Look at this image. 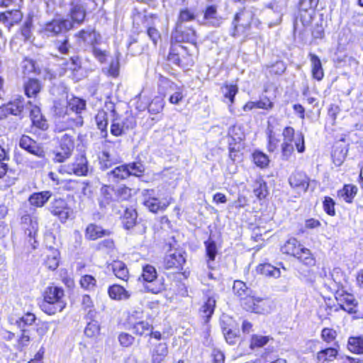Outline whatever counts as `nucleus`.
Returning a JSON list of instances; mask_svg holds the SVG:
<instances>
[{
  "label": "nucleus",
  "instance_id": "1",
  "mask_svg": "<svg viewBox=\"0 0 363 363\" xmlns=\"http://www.w3.org/2000/svg\"><path fill=\"white\" fill-rule=\"evenodd\" d=\"M232 293L239 306L246 313L264 315L272 309V301L268 297L258 295L242 280L233 281Z\"/></svg>",
  "mask_w": 363,
  "mask_h": 363
},
{
  "label": "nucleus",
  "instance_id": "2",
  "mask_svg": "<svg viewBox=\"0 0 363 363\" xmlns=\"http://www.w3.org/2000/svg\"><path fill=\"white\" fill-rule=\"evenodd\" d=\"M86 109V101L79 96H72L67 101L66 105L57 104L54 106V112L58 118H65L64 122L55 123L54 131L61 133L74 127H82L84 118L82 116Z\"/></svg>",
  "mask_w": 363,
  "mask_h": 363
},
{
  "label": "nucleus",
  "instance_id": "3",
  "mask_svg": "<svg viewBox=\"0 0 363 363\" xmlns=\"http://www.w3.org/2000/svg\"><path fill=\"white\" fill-rule=\"evenodd\" d=\"M186 262L185 251L179 249L166 255L162 260V268L167 271V277L176 282L179 286L177 294L182 297L188 296L187 287L179 281L182 278L187 279L189 277V271L184 269Z\"/></svg>",
  "mask_w": 363,
  "mask_h": 363
},
{
  "label": "nucleus",
  "instance_id": "4",
  "mask_svg": "<svg viewBox=\"0 0 363 363\" xmlns=\"http://www.w3.org/2000/svg\"><path fill=\"white\" fill-rule=\"evenodd\" d=\"M262 23L257 18L255 11L243 6L235 13L230 30V35L233 38L243 37L248 38L252 34H257L256 30L261 29Z\"/></svg>",
  "mask_w": 363,
  "mask_h": 363
},
{
  "label": "nucleus",
  "instance_id": "5",
  "mask_svg": "<svg viewBox=\"0 0 363 363\" xmlns=\"http://www.w3.org/2000/svg\"><path fill=\"white\" fill-rule=\"evenodd\" d=\"M67 306L65 290L53 284L45 288L42 292L40 310L48 315L61 313Z\"/></svg>",
  "mask_w": 363,
  "mask_h": 363
},
{
  "label": "nucleus",
  "instance_id": "6",
  "mask_svg": "<svg viewBox=\"0 0 363 363\" xmlns=\"http://www.w3.org/2000/svg\"><path fill=\"white\" fill-rule=\"evenodd\" d=\"M140 312L133 311L128 312L125 319V323L128 325L133 333L139 337H147L148 345L152 346L155 340L160 341L162 339V334L160 330H155L154 326L146 320H140Z\"/></svg>",
  "mask_w": 363,
  "mask_h": 363
},
{
  "label": "nucleus",
  "instance_id": "7",
  "mask_svg": "<svg viewBox=\"0 0 363 363\" xmlns=\"http://www.w3.org/2000/svg\"><path fill=\"white\" fill-rule=\"evenodd\" d=\"M281 136L283 141L280 147L281 157L284 160H289L294 155L295 149L298 153L305 152V137L303 133L298 132L296 134L294 128L287 125L283 128Z\"/></svg>",
  "mask_w": 363,
  "mask_h": 363
},
{
  "label": "nucleus",
  "instance_id": "8",
  "mask_svg": "<svg viewBox=\"0 0 363 363\" xmlns=\"http://www.w3.org/2000/svg\"><path fill=\"white\" fill-rule=\"evenodd\" d=\"M166 60L182 69H189L194 65V55L185 45L169 42V48Z\"/></svg>",
  "mask_w": 363,
  "mask_h": 363
},
{
  "label": "nucleus",
  "instance_id": "9",
  "mask_svg": "<svg viewBox=\"0 0 363 363\" xmlns=\"http://www.w3.org/2000/svg\"><path fill=\"white\" fill-rule=\"evenodd\" d=\"M105 106L110 111L114 118L112 119L110 132L112 135L119 137L136 126V120L132 115H129L122 120L118 118L116 109V104L111 101H106Z\"/></svg>",
  "mask_w": 363,
  "mask_h": 363
},
{
  "label": "nucleus",
  "instance_id": "10",
  "mask_svg": "<svg viewBox=\"0 0 363 363\" xmlns=\"http://www.w3.org/2000/svg\"><path fill=\"white\" fill-rule=\"evenodd\" d=\"M198 38L196 29L191 25L175 23L170 35L169 42L175 43H189L198 48Z\"/></svg>",
  "mask_w": 363,
  "mask_h": 363
},
{
  "label": "nucleus",
  "instance_id": "11",
  "mask_svg": "<svg viewBox=\"0 0 363 363\" xmlns=\"http://www.w3.org/2000/svg\"><path fill=\"white\" fill-rule=\"evenodd\" d=\"M143 205L152 213L165 211L173 202L169 196L157 197L154 189H146L142 192Z\"/></svg>",
  "mask_w": 363,
  "mask_h": 363
},
{
  "label": "nucleus",
  "instance_id": "12",
  "mask_svg": "<svg viewBox=\"0 0 363 363\" xmlns=\"http://www.w3.org/2000/svg\"><path fill=\"white\" fill-rule=\"evenodd\" d=\"M87 0H70L67 16L68 21L74 29L85 23L89 13Z\"/></svg>",
  "mask_w": 363,
  "mask_h": 363
},
{
  "label": "nucleus",
  "instance_id": "13",
  "mask_svg": "<svg viewBox=\"0 0 363 363\" xmlns=\"http://www.w3.org/2000/svg\"><path fill=\"white\" fill-rule=\"evenodd\" d=\"M72 30L68 19L60 15L45 22L43 27V32L50 37H57Z\"/></svg>",
  "mask_w": 363,
  "mask_h": 363
},
{
  "label": "nucleus",
  "instance_id": "14",
  "mask_svg": "<svg viewBox=\"0 0 363 363\" xmlns=\"http://www.w3.org/2000/svg\"><path fill=\"white\" fill-rule=\"evenodd\" d=\"M74 147V136L68 133L64 134L58 142L60 151L54 152V162L62 163L68 160L71 157Z\"/></svg>",
  "mask_w": 363,
  "mask_h": 363
},
{
  "label": "nucleus",
  "instance_id": "15",
  "mask_svg": "<svg viewBox=\"0 0 363 363\" xmlns=\"http://www.w3.org/2000/svg\"><path fill=\"white\" fill-rule=\"evenodd\" d=\"M50 213L56 217L62 223H66L73 213L68 202L63 198H55L50 203Z\"/></svg>",
  "mask_w": 363,
  "mask_h": 363
},
{
  "label": "nucleus",
  "instance_id": "16",
  "mask_svg": "<svg viewBox=\"0 0 363 363\" xmlns=\"http://www.w3.org/2000/svg\"><path fill=\"white\" fill-rule=\"evenodd\" d=\"M74 38L79 45L92 48L101 43V35L95 28H85L79 30L74 34Z\"/></svg>",
  "mask_w": 363,
  "mask_h": 363
},
{
  "label": "nucleus",
  "instance_id": "17",
  "mask_svg": "<svg viewBox=\"0 0 363 363\" xmlns=\"http://www.w3.org/2000/svg\"><path fill=\"white\" fill-rule=\"evenodd\" d=\"M82 69V59L79 55L70 57L65 60L60 69V75L69 74V77L74 81L79 79V72Z\"/></svg>",
  "mask_w": 363,
  "mask_h": 363
},
{
  "label": "nucleus",
  "instance_id": "18",
  "mask_svg": "<svg viewBox=\"0 0 363 363\" xmlns=\"http://www.w3.org/2000/svg\"><path fill=\"white\" fill-rule=\"evenodd\" d=\"M67 174H74L78 177H85L89 172L88 160L83 152L77 154L74 160L67 164Z\"/></svg>",
  "mask_w": 363,
  "mask_h": 363
},
{
  "label": "nucleus",
  "instance_id": "19",
  "mask_svg": "<svg viewBox=\"0 0 363 363\" xmlns=\"http://www.w3.org/2000/svg\"><path fill=\"white\" fill-rule=\"evenodd\" d=\"M19 147L38 158L45 159L46 152L43 146L27 135H22L19 139Z\"/></svg>",
  "mask_w": 363,
  "mask_h": 363
},
{
  "label": "nucleus",
  "instance_id": "20",
  "mask_svg": "<svg viewBox=\"0 0 363 363\" xmlns=\"http://www.w3.org/2000/svg\"><path fill=\"white\" fill-rule=\"evenodd\" d=\"M19 225L21 230L30 240L35 239L38 231V220L36 216L26 213L21 216Z\"/></svg>",
  "mask_w": 363,
  "mask_h": 363
},
{
  "label": "nucleus",
  "instance_id": "21",
  "mask_svg": "<svg viewBox=\"0 0 363 363\" xmlns=\"http://www.w3.org/2000/svg\"><path fill=\"white\" fill-rule=\"evenodd\" d=\"M157 18H158V16L155 13L144 15L140 18L142 26L146 29L147 36L155 45H157L158 41L161 39V33L155 23V20Z\"/></svg>",
  "mask_w": 363,
  "mask_h": 363
},
{
  "label": "nucleus",
  "instance_id": "22",
  "mask_svg": "<svg viewBox=\"0 0 363 363\" xmlns=\"http://www.w3.org/2000/svg\"><path fill=\"white\" fill-rule=\"evenodd\" d=\"M336 299L340 303V308L350 314H355L358 311L357 302L353 294L343 290H337Z\"/></svg>",
  "mask_w": 363,
  "mask_h": 363
},
{
  "label": "nucleus",
  "instance_id": "23",
  "mask_svg": "<svg viewBox=\"0 0 363 363\" xmlns=\"http://www.w3.org/2000/svg\"><path fill=\"white\" fill-rule=\"evenodd\" d=\"M48 176V178L53 182L54 184H62V186L61 189L62 191H69L72 194H77L79 191V189L81 188L82 184H84L80 180L77 179H69L61 181L58 175L53 172H50ZM84 184H86V186L89 184L88 182Z\"/></svg>",
  "mask_w": 363,
  "mask_h": 363
},
{
  "label": "nucleus",
  "instance_id": "24",
  "mask_svg": "<svg viewBox=\"0 0 363 363\" xmlns=\"http://www.w3.org/2000/svg\"><path fill=\"white\" fill-rule=\"evenodd\" d=\"M168 354V346L166 342H160L156 344L151 351V362L150 363H162ZM124 363H138L137 358L128 357Z\"/></svg>",
  "mask_w": 363,
  "mask_h": 363
},
{
  "label": "nucleus",
  "instance_id": "25",
  "mask_svg": "<svg viewBox=\"0 0 363 363\" xmlns=\"http://www.w3.org/2000/svg\"><path fill=\"white\" fill-rule=\"evenodd\" d=\"M348 152V145L345 143V139L341 138L335 141L332 146L331 158L334 164L340 166L345 161Z\"/></svg>",
  "mask_w": 363,
  "mask_h": 363
},
{
  "label": "nucleus",
  "instance_id": "26",
  "mask_svg": "<svg viewBox=\"0 0 363 363\" xmlns=\"http://www.w3.org/2000/svg\"><path fill=\"white\" fill-rule=\"evenodd\" d=\"M31 121V128L37 130L46 131L49 128V124L45 117L42 114L39 106L33 105L29 113Z\"/></svg>",
  "mask_w": 363,
  "mask_h": 363
},
{
  "label": "nucleus",
  "instance_id": "27",
  "mask_svg": "<svg viewBox=\"0 0 363 363\" xmlns=\"http://www.w3.org/2000/svg\"><path fill=\"white\" fill-rule=\"evenodd\" d=\"M339 342L333 347H328L320 350L315 356L316 363H330L335 361L339 354Z\"/></svg>",
  "mask_w": 363,
  "mask_h": 363
},
{
  "label": "nucleus",
  "instance_id": "28",
  "mask_svg": "<svg viewBox=\"0 0 363 363\" xmlns=\"http://www.w3.org/2000/svg\"><path fill=\"white\" fill-rule=\"evenodd\" d=\"M289 182L291 188L298 191L306 192L309 187L310 179L306 173L296 171L291 174Z\"/></svg>",
  "mask_w": 363,
  "mask_h": 363
},
{
  "label": "nucleus",
  "instance_id": "29",
  "mask_svg": "<svg viewBox=\"0 0 363 363\" xmlns=\"http://www.w3.org/2000/svg\"><path fill=\"white\" fill-rule=\"evenodd\" d=\"M303 245L298 238L290 237L281 245L280 251L283 255L295 259Z\"/></svg>",
  "mask_w": 363,
  "mask_h": 363
},
{
  "label": "nucleus",
  "instance_id": "30",
  "mask_svg": "<svg viewBox=\"0 0 363 363\" xmlns=\"http://www.w3.org/2000/svg\"><path fill=\"white\" fill-rule=\"evenodd\" d=\"M118 279L128 282L130 274L127 264L122 260L113 259L108 266Z\"/></svg>",
  "mask_w": 363,
  "mask_h": 363
},
{
  "label": "nucleus",
  "instance_id": "31",
  "mask_svg": "<svg viewBox=\"0 0 363 363\" xmlns=\"http://www.w3.org/2000/svg\"><path fill=\"white\" fill-rule=\"evenodd\" d=\"M216 301L213 296H207L205 298L203 303L198 311L199 318L204 323H208L216 308Z\"/></svg>",
  "mask_w": 363,
  "mask_h": 363
},
{
  "label": "nucleus",
  "instance_id": "32",
  "mask_svg": "<svg viewBox=\"0 0 363 363\" xmlns=\"http://www.w3.org/2000/svg\"><path fill=\"white\" fill-rule=\"evenodd\" d=\"M23 17L19 9L0 12V22L9 28L20 23Z\"/></svg>",
  "mask_w": 363,
  "mask_h": 363
},
{
  "label": "nucleus",
  "instance_id": "33",
  "mask_svg": "<svg viewBox=\"0 0 363 363\" xmlns=\"http://www.w3.org/2000/svg\"><path fill=\"white\" fill-rule=\"evenodd\" d=\"M43 89V83L37 78L30 77L23 83L24 94L28 98L36 99Z\"/></svg>",
  "mask_w": 363,
  "mask_h": 363
},
{
  "label": "nucleus",
  "instance_id": "34",
  "mask_svg": "<svg viewBox=\"0 0 363 363\" xmlns=\"http://www.w3.org/2000/svg\"><path fill=\"white\" fill-rule=\"evenodd\" d=\"M107 294L111 300L118 301L128 300L131 296V293L125 287L116 283L108 286Z\"/></svg>",
  "mask_w": 363,
  "mask_h": 363
},
{
  "label": "nucleus",
  "instance_id": "35",
  "mask_svg": "<svg viewBox=\"0 0 363 363\" xmlns=\"http://www.w3.org/2000/svg\"><path fill=\"white\" fill-rule=\"evenodd\" d=\"M138 212L133 206L126 207L120 220L123 228L126 230L133 229L138 223Z\"/></svg>",
  "mask_w": 363,
  "mask_h": 363
},
{
  "label": "nucleus",
  "instance_id": "36",
  "mask_svg": "<svg viewBox=\"0 0 363 363\" xmlns=\"http://www.w3.org/2000/svg\"><path fill=\"white\" fill-rule=\"evenodd\" d=\"M358 188L352 184H345L342 187L337 191V197L345 203L351 204L354 202L357 195Z\"/></svg>",
  "mask_w": 363,
  "mask_h": 363
},
{
  "label": "nucleus",
  "instance_id": "37",
  "mask_svg": "<svg viewBox=\"0 0 363 363\" xmlns=\"http://www.w3.org/2000/svg\"><path fill=\"white\" fill-rule=\"evenodd\" d=\"M255 272L257 274L267 278L277 279L281 276L279 267H275L268 262L259 263L255 267Z\"/></svg>",
  "mask_w": 363,
  "mask_h": 363
},
{
  "label": "nucleus",
  "instance_id": "38",
  "mask_svg": "<svg viewBox=\"0 0 363 363\" xmlns=\"http://www.w3.org/2000/svg\"><path fill=\"white\" fill-rule=\"evenodd\" d=\"M43 264L49 270L54 271L58 267L60 257L58 250L50 247L43 252Z\"/></svg>",
  "mask_w": 363,
  "mask_h": 363
},
{
  "label": "nucleus",
  "instance_id": "39",
  "mask_svg": "<svg viewBox=\"0 0 363 363\" xmlns=\"http://www.w3.org/2000/svg\"><path fill=\"white\" fill-rule=\"evenodd\" d=\"M110 234L111 232L108 230H105L95 223L87 225L84 230L85 239L89 241L96 240Z\"/></svg>",
  "mask_w": 363,
  "mask_h": 363
},
{
  "label": "nucleus",
  "instance_id": "40",
  "mask_svg": "<svg viewBox=\"0 0 363 363\" xmlns=\"http://www.w3.org/2000/svg\"><path fill=\"white\" fill-rule=\"evenodd\" d=\"M308 57L311 63V77L318 81H321L325 76L324 69L320 57L314 53L310 52Z\"/></svg>",
  "mask_w": 363,
  "mask_h": 363
},
{
  "label": "nucleus",
  "instance_id": "41",
  "mask_svg": "<svg viewBox=\"0 0 363 363\" xmlns=\"http://www.w3.org/2000/svg\"><path fill=\"white\" fill-rule=\"evenodd\" d=\"M51 196L52 192L48 190L34 192L29 196L28 201L33 207L42 208L48 203Z\"/></svg>",
  "mask_w": 363,
  "mask_h": 363
},
{
  "label": "nucleus",
  "instance_id": "42",
  "mask_svg": "<svg viewBox=\"0 0 363 363\" xmlns=\"http://www.w3.org/2000/svg\"><path fill=\"white\" fill-rule=\"evenodd\" d=\"M295 259L298 260L302 265L306 267L309 269L316 265V258L315 254L309 248L305 247L304 245Z\"/></svg>",
  "mask_w": 363,
  "mask_h": 363
},
{
  "label": "nucleus",
  "instance_id": "43",
  "mask_svg": "<svg viewBox=\"0 0 363 363\" xmlns=\"http://www.w3.org/2000/svg\"><path fill=\"white\" fill-rule=\"evenodd\" d=\"M218 6L216 4H209L205 6L203 13V20L206 24L216 26L218 24L220 17L218 11Z\"/></svg>",
  "mask_w": 363,
  "mask_h": 363
},
{
  "label": "nucleus",
  "instance_id": "44",
  "mask_svg": "<svg viewBox=\"0 0 363 363\" xmlns=\"http://www.w3.org/2000/svg\"><path fill=\"white\" fill-rule=\"evenodd\" d=\"M347 350L352 354H363V335H352L347 339Z\"/></svg>",
  "mask_w": 363,
  "mask_h": 363
},
{
  "label": "nucleus",
  "instance_id": "45",
  "mask_svg": "<svg viewBox=\"0 0 363 363\" xmlns=\"http://www.w3.org/2000/svg\"><path fill=\"white\" fill-rule=\"evenodd\" d=\"M95 121L97 128L100 130L101 135L103 138H106L108 136V117L107 112L101 108L97 111L95 116Z\"/></svg>",
  "mask_w": 363,
  "mask_h": 363
},
{
  "label": "nucleus",
  "instance_id": "46",
  "mask_svg": "<svg viewBox=\"0 0 363 363\" xmlns=\"http://www.w3.org/2000/svg\"><path fill=\"white\" fill-rule=\"evenodd\" d=\"M197 18V13L195 9L188 6L181 8L177 13V23H184L196 21Z\"/></svg>",
  "mask_w": 363,
  "mask_h": 363
},
{
  "label": "nucleus",
  "instance_id": "47",
  "mask_svg": "<svg viewBox=\"0 0 363 363\" xmlns=\"http://www.w3.org/2000/svg\"><path fill=\"white\" fill-rule=\"evenodd\" d=\"M157 269L153 265L145 264L142 266V272L139 280L143 284L152 283L157 279Z\"/></svg>",
  "mask_w": 363,
  "mask_h": 363
},
{
  "label": "nucleus",
  "instance_id": "48",
  "mask_svg": "<svg viewBox=\"0 0 363 363\" xmlns=\"http://www.w3.org/2000/svg\"><path fill=\"white\" fill-rule=\"evenodd\" d=\"M252 163L259 169H267L269 166V156L260 150H255L251 154Z\"/></svg>",
  "mask_w": 363,
  "mask_h": 363
},
{
  "label": "nucleus",
  "instance_id": "49",
  "mask_svg": "<svg viewBox=\"0 0 363 363\" xmlns=\"http://www.w3.org/2000/svg\"><path fill=\"white\" fill-rule=\"evenodd\" d=\"M80 287L86 291H94L98 286L97 280L91 274H83L79 280Z\"/></svg>",
  "mask_w": 363,
  "mask_h": 363
},
{
  "label": "nucleus",
  "instance_id": "50",
  "mask_svg": "<svg viewBox=\"0 0 363 363\" xmlns=\"http://www.w3.org/2000/svg\"><path fill=\"white\" fill-rule=\"evenodd\" d=\"M253 193L259 200L266 199L269 194L267 182L262 178L255 181Z\"/></svg>",
  "mask_w": 363,
  "mask_h": 363
},
{
  "label": "nucleus",
  "instance_id": "51",
  "mask_svg": "<svg viewBox=\"0 0 363 363\" xmlns=\"http://www.w3.org/2000/svg\"><path fill=\"white\" fill-rule=\"evenodd\" d=\"M164 105V95L155 96L148 104V112L151 114L160 113L163 111Z\"/></svg>",
  "mask_w": 363,
  "mask_h": 363
},
{
  "label": "nucleus",
  "instance_id": "52",
  "mask_svg": "<svg viewBox=\"0 0 363 363\" xmlns=\"http://www.w3.org/2000/svg\"><path fill=\"white\" fill-rule=\"evenodd\" d=\"M133 195V189L125 184L121 185L115 190V196L118 201H130Z\"/></svg>",
  "mask_w": 363,
  "mask_h": 363
},
{
  "label": "nucleus",
  "instance_id": "53",
  "mask_svg": "<svg viewBox=\"0 0 363 363\" xmlns=\"http://www.w3.org/2000/svg\"><path fill=\"white\" fill-rule=\"evenodd\" d=\"M110 174L112 175L116 182L125 180L130 177V173L126 164L116 167L110 172Z\"/></svg>",
  "mask_w": 363,
  "mask_h": 363
},
{
  "label": "nucleus",
  "instance_id": "54",
  "mask_svg": "<svg viewBox=\"0 0 363 363\" xmlns=\"http://www.w3.org/2000/svg\"><path fill=\"white\" fill-rule=\"evenodd\" d=\"M279 139L277 138L274 130L268 125L267 130V150L269 153L277 151L279 145Z\"/></svg>",
  "mask_w": 363,
  "mask_h": 363
},
{
  "label": "nucleus",
  "instance_id": "55",
  "mask_svg": "<svg viewBox=\"0 0 363 363\" xmlns=\"http://www.w3.org/2000/svg\"><path fill=\"white\" fill-rule=\"evenodd\" d=\"M170 88L172 89L174 92L169 96L168 101L171 104L177 105L184 99V89L174 82H171Z\"/></svg>",
  "mask_w": 363,
  "mask_h": 363
},
{
  "label": "nucleus",
  "instance_id": "56",
  "mask_svg": "<svg viewBox=\"0 0 363 363\" xmlns=\"http://www.w3.org/2000/svg\"><path fill=\"white\" fill-rule=\"evenodd\" d=\"M101 327L96 320H91L84 328V335L90 339H96L100 335Z\"/></svg>",
  "mask_w": 363,
  "mask_h": 363
},
{
  "label": "nucleus",
  "instance_id": "57",
  "mask_svg": "<svg viewBox=\"0 0 363 363\" xmlns=\"http://www.w3.org/2000/svg\"><path fill=\"white\" fill-rule=\"evenodd\" d=\"M337 332L333 328L325 327L321 330L320 338L325 344H335L337 341Z\"/></svg>",
  "mask_w": 363,
  "mask_h": 363
},
{
  "label": "nucleus",
  "instance_id": "58",
  "mask_svg": "<svg viewBox=\"0 0 363 363\" xmlns=\"http://www.w3.org/2000/svg\"><path fill=\"white\" fill-rule=\"evenodd\" d=\"M130 176L135 177H143L145 175V167L140 160L130 163H126Z\"/></svg>",
  "mask_w": 363,
  "mask_h": 363
},
{
  "label": "nucleus",
  "instance_id": "59",
  "mask_svg": "<svg viewBox=\"0 0 363 363\" xmlns=\"http://www.w3.org/2000/svg\"><path fill=\"white\" fill-rule=\"evenodd\" d=\"M206 256L207 257V262H213L216 259L218 254V249L216 241L212 238H208L204 242Z\"/></svg>",
  "mask_w": 363,
  "mask_h": 363
},
{
  "label": "nucleus",
  "instance_id": "60",
  "mask_svg": "<svg viewBox=\"0 0 363 363\" xmlns=\"http://www.w3.org/2000/svg\"><path fill=\"white\" fill-rule=\"evenodd\" d=\"M81 306L82 310L87 311V316L89 318H91L96 313L94 301L89 294L82 295L81 299Z\"/></svg>",
  "mask_w": 363,
  "mask_h": 363
},
{
  "label": "nucleus",
  "instance_id": "61",
  "mask_svg": "<svg viewBox=\"0 0 363 363\" xmlns=\"http://www.w3.org/2000/svg\"><path fill=\"white\" fill-rule=\"evenodd\" d=\"M54 45L56 50L60 55H67L72 48V45L69 42V38L68 35H65L61 40H55L54 42Z\"/></svg>",
  "mask_w": 363,
  "mask_h": 363
},
{
  "label": "nucleus",
  "instance_id": "62",
  "mask_svg": "<svg viewBox=\"0 0 363 363\" xmlns=\"http://www.w3.org/2000/svg\"><path fill=\"white\" fill-rule=\"evenodd\" d=\"M36 320V316L30 312L25 313L16 322V325L21 329H25L26 326L32 325Z\"/></svg>",
  "mask_w": 363,
  "mask_h": 363
},
{
  "label": "nucleus",
  "instance_id": "63",
  "mask_svg": "<svg viewBox=\"0 0 363 363\" xmlns=\"http://www.w3.org/2000/svg\"><path fill=\"white\" fill-rule=\"evenodd\" d=\"M323 209L324 212L329 216L333 217L336 215L335 201L329 196H325L323 199Z\"/></svg>",
  "mask_w": 363,
  "mask_h": 363
},
{
  "label": "nucleus",
  "instance_id": "64",
  "mask_svg": "<svg viewBox=\"0 0 363 363\" xmlns=\"http://www.w3.org/2000/svg\"><path fill=\"white\" fill-rule=\"evenodd\" d=\"M118 341L121 347L129 348L132 347L135 341V337L127 332H121L118 335Z\"/></svg>",
  "mask_w": 363,
  "mask_h": 363
}]
</instances>
